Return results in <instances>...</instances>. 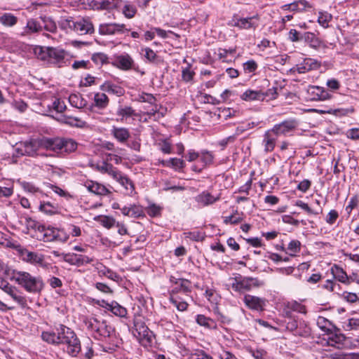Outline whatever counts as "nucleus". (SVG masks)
Listing matches in <instances>:
<instances>
[{"instance_id":"13d9d810","label":"nucleus","mask_w":359,"mask_h":359,"mask_svg":"<svg viewBox=\"0 0 359 359\" xmlns=\"http://www.w3.org/2000/svg\"><path fill=\"white\" fill-rule=\"evenodd\" d=\"M295 205L301 208L302 210H305L308 214L318 215L322 212V209H320V212L314 211L309 206V205L307 203H304V201H302L301 200H297L295 202Z\"/></svg>"},{"instance_id":"e2e57ef3","label":"nucleus","mask_w":359,"mask_h":359,"mask_svg":"<svg viewBox=\"0 0 359 359\" xmlns=\"http://www.w3.org/2000/svg\"><path fill=\"white\" fill-rule=\"evenodd\" d=\"M135 113L131 107H119L117 110V114L122 117H130Z\"/></svg>"},{"instance_id":"ddd939ff","label":"nucleus","mask_w":359,"mask_h":359,"mask_svg":"<svg viewBox=\"0 0 359 359\" xmlns=\"http://www.w3.org/2000/svg\"><path fill=\"white\" fill-rule=\"evenodd\" d=\"M130 29L126 28L125 24L120 23H106L102 24L99 27V32L101 34L113 35L116 34H123L129 32Z\"/></svg>"},{"instance_id":"aec40b11","label":"nucleus","mask_w":359,"mask_h":359,"mask_svg":"<svg viewBox=\"0 0 359 359\" xmlns=\"http://www.w3.org/2000/svg\"><path fill=\"white\" fill-rule=\"evenodd\" d=\"M42 30L41 25L35 19H29L26 26L23 28L20 35L27 36L34 33L39 32Z\"/></svg>"},{"instance_id":"c9c22d12","label":"nucleus","mask_w":359,"mask_h":359,"mask_svg":"<svg viewBox=\"0 0 359 359\" xmlns=\"http://www.w3.org/2000/svg\"><path fill=\"white\" fill-rule=\"evenodd\" d=\"M97 169L99 171L103 173H107L110 176L114 178H117V175L119 172L116 168H114L111 164L107 162H102L101 165H97Z\"/></svg>"},{"instance_id":"4be33fe9","label":"nucleus","mask_w":359,"mask_h":359,"mask_svg":"<svg viewBox=\"0 0 359 359\" xmlns=\"http://www.w3.org/2000/svg\"><path fill=\"white\" fill-rule=\"evenodd\" d=\"M219 195L215 196L208 191H205L196 197V201L198 203L203 206H207L215 203L216 201H219Z\"/></svg>"},{"instance_id":"5fc2aeb1","label":"nucleus","mask_w":359,"mask_h":359,"mask_svg":"<svg viewBox=\"0 0 359 359\" xmlns=\"http://www.w3.org/2000/svg\"><path fill=\"white\" fill-rule=\"evenodd\" d=\"M129 214V217L137 218L144 215V211L141 206L134 204L130 206Z\"/></svg>"},{"instance_id":"9b49d317","label":"nucleus","mask_w":359,"mask_h":359,"mask_svg":"<svg viewBox=\"0 0 359 359\" xmlns=\"http://www.w3.org/2000/svg\"><path fill=\"white\" fill-rule=\"evenodd\" d=\"M298 125L299 123L296 119L290 118L274 125L271 129L278 136L282 135H285L294 131L297 128Z\"/></svg>"},{"instance_id":"c03bdc74","label":"nucleus","mask_w":359,"mask_h":359,"mask_svg":"<svg viewBox=\"0 0 359 359\" xmlns=\"http://www.w3.org/2000/svg\"><path fill=\"white\" fill-rule=\"evenodd\" d=\"M25 224L27 229V233H29L30 231H34L33 235H38L43 226V224H40L39 222L31 218L26 219Z\"/></svg>"},{"instance_id":"79ce46f5","label":"nucleus","mask_w":359,"mask_h":359,"mask_svg":"<svg viewBox=\"0 0 359 359\" xmlns=\"http://www.w3.org/2000/svg\"><path fill=\"white\" fill-rule=\"evenodd\" d=\"M95 106L104 109L109 104V98L104 93H97L94 95Z\"/></svg>"},{"instance_id":"f704fd0d","label":"nucleus","mask_w":359,"mask_h":359,"mask_svg":"<svg viewBox=\"0 0 359 359\" xmlns=\"http://www.w3.org/2000/svg\"><path fill=\"white\" fill-rule=\"evenodd\" d=\"M196 323L201 326H203L208 329H216L217 323L210 318L206 317L204 315H197L196 318Z\"/></svg>"},{"instance_id":"a878e982","label":"nucleus","mask_w":359,"mask_h":359,"mask_svg":"<svg viewBox=\"0 0 359 359\" xmlns=\"http://www.w3.org/2000/svg\"><path fill=\"white\" fill-rule=\"evenodd\" d=\"M241 98L246 102L263 101L264 100V92L260 90L248 89L241 95Z\"/></svg>"},{"instance_id":"680f3d73","label":"nucleus","mask_w":359,"mask_h":359,"mask_svg":"<svg viewBox=\"0 0 359 359\" xmlns=\"http://www.w3.org/2000/svg\"><path fill=\"white\" fill-rule=\"evenodd\" d=\"M107 60L108 57L107 56V55L102 53H95L92 56V60L97 65H102L104 63H106L107 62Z\"/></svg>"},{"instance_id":"473e14b6","label":"nucleus","mask_w":359,"mask_h":359,"mask_svg":"<svg viewBox=\"0 0 359 359\" xmlns=\"http://www.w3.org/2000/svg\"><path fill=\"white\" fill-rule=\"evenodd\" d=\"M307 7H311L309 4L305 0H299L290 4L283 6L285 10H289L291 11H299L302 12L306 10Z\"/></svg>"},{"instance_id":"774afa93","label":"nucleus","mask_w":359,"mask_h":359,"mask_svg":"<svg viewBox=\"0 0 359 359\" xmlns=\"http://www.w3.org/2000/svg\"><path fill=\"white\" fill-rule=\"evenodd\" d=\"M201 160L205 164H211L213 161V155L207 151H201L200 154Z\"/></svg>"},{"instance_id":"052dcab7","label":"nucleus","mask_w":359,"mask_h":359,"mask_svg":"<svg viewBox=\"0 0 359 359\" xmlns=\"http://www.w3.org/2000/svg\"><path fill=\"white\" fill-rule=\"evenodd\" d=\"M142 51L144 53V57L150 62H156L158 58L156 53L150 48H144Z\"/></svg>"},{"instance_id":"b1692460","label":"nucleus","mask_w":359,"mask_h":359,"mask_svg":"<svg viewBox=\"0 0 359 359\" xmlns=\"http://www.w3.org/2000/svg\"><path fill=\"white\" fill-rule=\"evenodd\" d=\"M116 65L122 70H128L133 67L134 61L128 54H123L116 57Z\"/></svg>"},{"instance_id":"2eb2a0df","label":"nucleus","mask_w":359,"mask_h":359,"mask_svg":"<svg viewBox=\"0 0 359 359\" xmlns=\"http://www.w3.org/2000/svg\"><path fill=\"white\" fill-rule=\"evenodd\" d=\"M245 305L250 310L262 311L265 306V299L251 294H245L243 297Z\"/></svg>"},{"instance_id":"5701e85b","label":"nucleus","mask_w":359,"mask_h":359,"mask_svg":"<svg viewBox=\"0 0 359 359\" xmlns=\"http://www.w3.org/2000/svg\"><path fill=\"white\" fill-rule=\"evenodd\" d=\"M111 134L120 143L124 144L128 141L130 135L128 128L113 126L111 129Z\"/></svg>"},{"instance_id":"0eeeda50","label":"nucleus","mask_w":359,"mask_h":359,"mask_svg":"<svg viewBox=\"0 0 359 359\" xmlns=\"http://www.w3.org/2000/svg\"><path fill=\"white\" fill-rule=\"evenodd\" d=\"M133 335L145 347L150 346L154 339L153 332L149 330L144 322L138 320L134 322Z\"/></svg>"},{"instance_id":"9d476101","label":"nucleus","mask_w":359,"mask_h":359,"mask_svg":"<svg viewBox=\"0 0 359 359\" xmlns=\"http://www.w3.org/2000/svg\"><path fill=\"white\" fill-rule=\"evenodd\" d=\"M41 139L32 140L18 144L16 152L18 155L34 156L39 148H42Z\"/></svg>"},{"instance_id":"c756f323","label":"nucleus","mask_w":359,"mask_h":359,"mask_svg":"<svg viewBox=\"0 0 359 359\" xmlns=\"http://www.w3.org/2000/svg\"><path fill=\"white\" fill-rule=\"evenodd\" d=\"M309 93L313 95V100H326L331 97L329 93L325 90L323 87L320 86H311L309 88Z\"/></svg>"},{"instance_id":"ea45409f","label":"nucleus","mask_w":359,"mask_h":359,"mask_svg":"<svg viewBox=\"0 0 359 359\" xmlns=\"http://www.w3.org/2000/svg\"><path fill=\"white\" fill-rule=\"evenodd\" d=\"M281 250L285 251L290 256L294 257L300 252L301 243L297 240H292L289 243L286 250L283 247H281Z\"/></svg>"},{"instance_id":"de8ad7c7","label":"nucleus","mask_w":359,"mask_h":359,"mask_svg":"<svg viewBox=\"0 0 359 359\" xmlns=\"http://www.w3.org/2000/svg\"><path fill=\"white\" fill-rule=\"evenodd\" d=\"M136 13V7L129 2H126L122 8V13L128 19L133 18L135 15Z\"/></svg>"},{"instance_id":"f8f14e48","label":"nucleus","mask_w":359,"mask_h":359,"mask_svg":"<svg viewBox=\"0 0 359 359\" xmlns=\"http://www.w3.org/2000/svg\"><path fill=\"white\" fill-rule=\"evenodd\" d=\"M62 259L71 265L77 266L90 264L93 261V258L75 253H62Z\"/></svg>"},{"instance_id":"a19ab883","label":"nucleus","mask_w":359,"mask_h":359,"mask_svg":"<svg viewBox=\"0 0 359 359\" xmlns=\"http://www.w3.org/2000/svg\"><path fill=\"white\" fill-rule=\"evenodd\" d=\"M311 333V328L308 323L304 320H301L298 323L297 329L294 335L302 337H308Z\"/></svg>"},{"instance_id":"0e129e2a","label":"nucleus","mask_w":359,"mask_h":359,"mask_svg":"<svg viewBox=\"0 0 359 359\" xmlns=\"http://www.w3.org/2000/svg\"><path fill=\"white\" fill-rule=\"evenodd\" d=\"M161 210L160 206L151 204L147 208V212L150 217H156L161 215Z\"/></svg>"},{"instance_id":"a211bd4d","label":"nucleus","mask_w":359,"mask_h":359,"mask_svg":"<svg viewBox=\"0 0 359 359\" xmlns=\"http://www.w3.org/2000/svg\"><path fill=\"white\" fill-rule=\"evenodd\" d=\"M278 137V136L275 134V132L272 131V129L265 132L262 140L265 152H271L274 149Z\"/></svg>"},{"instance_id":"4468645a","label":"nucleus","mask_w":359,"mask_h":359,"mask_svg":"<svg viewBox=\"0 0 359 359\" xmlns=\"http://www.w3.org/2000/svg\"><path fill=\"white\" fill-rule=\"evenodd\" d=\"M320 67V62L316 59L308 57L297 64L292 70L297 71L299 74H304L312 70L318 69Z\"/></svg>"},{"instance_id":"bf43d9fd","label":"nucleus","mask_w":359,"mask_h":359,"mask_svg":"<svg viewBox=\"0 0 359 359\" xmlns=\"http://www.w3.org/2000/svg\"><path fill=\"white\" fill-rule=\"evenodd\" d=\"M242 220L243 218L240 215H238L237 212L230 216L225 217L224 218V222L226 224H236L240 223Z\"/></svg>"},{"instance_id":"58836bf2","label":"nucleus","mask_w":359,"mask_h":359,"mask_svg":"<svg viewBox=\"0 0 359 359\" xmlns=\"http://www.w3.org/2000/svg\"><path fill=\"white\" fill-rule=\"evenodd\" d=\"M316 324L318 327L324 332L327 334L331 333L334 325L332 323L323 316H318L316 320Z\"/></svg>"},{"instance_id":"69168bd1","label":"nucleus","mask_w":359,"mask_h":359,"mask_svg":"<svg viewBox=\"0 0 359 359\" xmlns=\"http://www.w3.org/2000/svg\"><path fill=\"white\" fill-rule=\"evenodd\" d=\"M194 72L191 70L190 66L184 68L182 71V80L185 82L191 81L194 76Z\"/></svg>"},{"instance_id":"864d4df0","label":"nucleus","mask_w":359,"mask_h":359,"mask_svg":"<svg viewBox=\"0 0 359 359\" xmlns=\"http://www.w3.org/2000/svg\"><path fill=\"white\" fill-rule=\"evenodd\" d=\"M332 20V15L327 12H320L318 22L324 28L328 27V23Z\"/></svg>"},{"instance_id":"6e6552de","label":"nucleus","mask_w":359,"mask_h":359,"mask_svg":"<svg viewBox=\"0 0 359 359\" xmlns=\"http://www.w3.org/2000/svg\"><path fill=\"white\" fill-rule=\"evenodd\" d=\"M61 27L65 29L73 30L80 35L90 34L94 30L93 24L84 19L78 21L65 20L61 22Z\"/></svg>"},{"instance_id":"1a4fd4ad","label":"nucleus","mask_w":359,"mask_h":359,"mask_svg":"<svg viewBox=\"0 0 359 359\" xmlns=\"http://www.w3.org/2000/svg\"><path fill=\"white\" fill-rule=\"evenodd\" d=\"M20 257L22 261L43 269H46L48 266L45 259V256L37 252H32L27 249H23L20 251Z\"/></svg>"},{"instance_id":"39448f33","label":"nucleus","mask_w":359,"mask_h":359,"mask_svg":"<svg viewBox=\"0 0 359 359\" xmlns=\"http://www.w3.org/2000/svg\"><path fill=\"white\" fill-rule=\"evenodd\" d=\"M34 53L41 60L57 65L59 67L64 62L65 52L64 50L53 47L38 46L34 49Z\"/></svg>"},{"instance_id":"37998d69","label":"nucleus","mask_w":359,"mask_h":359,"mask_svg":"<svg viewBox=\"0 0 359 359\" xmlns=\"http://www.w3.org/2000/svg\"><path fill=\"white\" fill-rule=\"evenodd\" d=\"M18 18L11 13H4L0 16V23L6 27H13L16 25Z\"/></svg>"},{"instance_id":"bb28decb","label":"nucleus","mask_w":359,"mask_h":359,"mask_svg":"<svg viewBox=\"0 0 359 359\" xmlns=\"http://www.w3.org/2000/svg\"><path fill=\"white\" fill-rule=\"evenodd\" d=\"M95 269L97 271L98 273L100 276H104L107 277L108 278L114 280V281H118L120 279L119 276L116 273L114 272L110 269L106 267L104 265H103L100 262H97L95 265Z\"/></svg>"},{"instance_id":"393cba45","label":"nucleus","mask_w":359,"mask_h":359,"mask_svg":"<svg viewBox=\"0 0 359 359\" xmlns=\"http://www.w3.org/2000/svg\"><path fill=\"white\" fill-rule=\"evenodd\" d=\"M85 187L90 191L97 195L106 196L110 193L104 185L93 181L86 182Z\"/></svg>"},{"instance_id":"6ab92c4d","label":"nucleus","mask_w":359,"mask_h":359,"mask_svg":"<svg viewBox=\"0 0 359 359\" xmlns=\"http://www.w3.org/2000/svg\"><path fill=\"white\" fill-rule=\"evenodd\" d=\"M256 19L257 18L255 16L245 18L233 19L232 20L231 25L237 27L240 29H255L256 27L257 26Z\"/></svg>"},{"instance_id":"603ef678","label":"nucleus","mask_w":359,"mask_h":359,"mask_svg":"<svg viewBox=\"0 0 359 359\" xmlns=\"http://www.w3.org/2000/svg\"><path fill=\"white\" fill-rule=\"evenodd\" d=\"M41 20L43 22V27H44L45 30L52 32V33H54L56 32L57 26H56L55 22L52 19H50L49 18L43 17V18H41Z\"/></svg>"},{"instance_id":"338daca9","label":"nucleus","mask_w":359,"mask_h":359,"mask_svg":"<svg viewBox=\"0 0 359 359\" xmlns=\"http://www.w3.org/2000/svg\"><path fill=\"white\" fill-rule=\"evenodd\" d=\"M39 209L41 211L49 215L54 214L57 210V208L50 203H41L39 206Z\"/></svg>"},{"instance_id":"49530a36","label":"nucleus","mask_w":359,"mask_h":359,"mask_svg":"<svg viewBox=\"0 0 359 359\" xmlns=\"http://www.w3.org/2000/svg\"><path fill=\"white\" fill-rule=\"evenodd\" d=\"M63 122L69 126H76L78 128H83L86 126V121L77 117L66 116L65 117Z\"/></svg>"},{"instance_id":"09e8293b","label":"nucleus","mask_w":359,"mask_h":359,"mask_svg":"<svg viewBox=\"0 0 359 359\" xmlns=\"http://www.w3.org/2000/svg\"><path fill=\"white\" fill-rule=\"evenodd\" d=\"M77 143L72 139H63L62 153H72L76 151Z\"/></svg>"},{"instance_id":"3c124183","label":"nucleus","mask_w":359,"mask_h":359,"mask_svg":"<svg viewBox=\"0 0 359 359\" xmlns=\"http://www.w3.org/2000/svg\"><path fill=\"white\" fill-rule=\"evenodd\" d=\"M97 221L105 228L111 229L116 224V220L114 218L110 216H100L98 217Z\"/></svg>"},{"instance_id":"f03ea898","label":"nucleus","mask_w":359,"mask_h":359,"mask_svg":"<svg viewBox=\"0 0 359 359\" xmlns=\"http://www.w3.org/2000/svg\"><path fill=\"white\" fill-rule=\"evenodd\" d=\"M11 279L31 293L40 292L44 286L41 277L34 276L26 271H13Z\"/></svg>"},{"instance_id":"2f4dec72","label":"nucleus","mask_w":359,"mask_h":359,"mask_svg":"<svg viewBox=\"0 0 359 359\" xmlns=\"http://www.w3.org/2000/svg\"><path fill=\"white\" fill-rule=\"evenodd\" d=\"M170 302L177 308L180 311H184L187 309L188 304L183 299L179 294L170 293Z\"/></svg>"},{"instance_id":"423d86ee","label":"nucleus","mask_w":359,"mask_h":359,"mask_svg":"<svg viewBox=\"0 0 359 359\" xmlns=\"http://www.w3.org/2000/svg\"><path fill=\"white\" fill-rule=\"evenodd\" d=\"M229 280L232 290L239 293H244L254 287H259L264 285V283L257 278L243 277L241 275L230 278Z\"/></svg>"},{"instance_id":"4c0bfd02","label":"nucleus","mask_w":359,"mask_h":359,"mask_svg":"<svg viewBox=\"0 0 359 359\" xmlns=\"http://www.w3.org/2000/svg\"><path fill=\"white\" fill-rule=\"evenodd\" d=\"M107 309L111 311L114 315L119 317H125L127 315V310L116 302L107 304Z\"/></svg>"},{"instance_id":"c85d7f7f","label":"nucleus","mask_w":359,"mask_h":359,"mask_svg":"<svg viewBox=\"0 0 359 359\" xmlns=\"http://www.w3.org/2000/svg\"><path fill=\"white\" fill-rule=\"evenodd\" d=\"M327 343L329 346H334L337 348H341L346 340V337L341 333L327 334Z\"/></svg>"},{"instance_id":"6e6d98bb","label":"nucleus","mask_w":359,"mask_h":359,"mask_svg":"<svg viewBox=\"0 0 359 359\" xmlns=\"http://www.w3.org/2000/svg\"><path fill=\"white\" fill-rule=\"evenodd\" d=\"M243 67L244 72L247 74H250L255 72L257 70L258 65L255 60H250L243 63Z\"/></svg>"},{"instance_id":"20e7f679","label":"nucleus","mask_w":359,"mask_h":359,"mask_svg":"<svg viewBox=\"0 0 359 359\" xmlns=\"http://www.w3.org/2000/svg\"><path fill=\"white\" fill-rule=\"evenodd\" d=\"M36 239L43 242L65 243L69 235L63 229L53 226H42L38 235H32Z\"/></svg>"},{"instance_id":"8fccbe9b","label":"nucleus","mask_w":359,"mask_h":359,"mask_svg":"<svg viewBox=\"0 0 359 359\" xmlns=\"http://www.w3.org/2000/svg\"><path fill=\"white\" fill-rule=\"evenodd\" d=\"M70 104L76 107L82 108L86 105V100L79 95L72 94L69 97Z\"/></svg>"},{"instance_id":"f3484780","label":"nucleus","mask_w":359,"mask_h":359,"mask_svg":"<svg viewBox=\"0 0 359 359\" xmlns=\"http://www.w3.org/2000/svg\"><path fill=\"white\" fill-rule=\"evenodd\" d=\"M114 180L124 188L126 194L133 196L136 194L135 184L127 175L119 171L117 178H114Z\"/></svg>"},{"instance_id":"7ed1b4c3","label":"nucleus","mask_w":359,"mask_h":359,"mask_svg":"<svg viewBox=\"0 0 359 359\" xmlns=\"http://www.w3.org/2000/svg\"><path fill=\"white\" fill-rule=\"evenodd\" d=\"M83 323L93 337L97 339L109 338L114 333V329L106 320L97 318H87Z\"/></svg>"},{"instance_id":"7c9ffc66","label":"nucleus","mask_w":359,"mask_h":359,"mask_svg":"<svg viewBox=\"0 0 359 359\" xmlns=\"http://www.w3.org/2000/svg\"><path fill=\"white\" fill-rule=\"evenodd\" d=\"M100 89L104 92L111 93L117 96H121L123 94V90L121 87L109 81H106L101 85Z\"/></svg>"},{"instance_id":"cd10ccee","label":"nucleus","mask_w":359,"mask_h":359,"mask_svg":"<svg viewBox=\"0 0 359 359\" xmlns=\"http://www.w3.org/2000/svg\"><path fill=\"white\" fill-rule=\"evenodd\" d=\"M6 294H8L13 300L21 307L25 308L27 306V299L25 297L16 287L13 286Z\"/></svg>"},{"instance_id":"72a5a7b5","label":"nucleus","mask_w":359,"mask_h":359,"mask_svg":"<svg viewBox=\"0 0 359 359\" xmlns=\"http://www.w3.org/2000/svg\"><path fill=\"white\" fill-rule=\"evenodd\" d=\"M303 39L311 48L314 49L320 48L322 44V41L312 32H307L304 33Z\"/></svg>"},{"instance_id":"e433bc0d","label":"nucleus","mask_w":359,"mask_h":359,"mask_svg":"<svg viewBox=\"0 0 359 359\" xmlns=\"http://www.w3.org/2000/svg\"><path fill=\"white\" fill-rule=\"evenodd\" d=\"M331 272L334 278L341 283H348L350 278L348 277L346 273L339 266L334 265L331 268Z\"/></svg>"},{"instance_id":"a18cd8bd","label":"nucleus","mask_w":359,"mask_h":359,"mask_svg":"<svg viewBox=\"0 0 359 359\" xmlns=\"http://www.w3.org/2000/svg\"><path fill=\"white\" fill-rule=\"evenodd\" d=\"M287 308L290 311H295L302 314H306L307 313L306 306L302 304L301 303L297 302V301H292L287 302Z\"/></svg>"},{"instance_id":"412c9836","label":"nucleus","mask_w":359,"mask_h":359,"mask_svg":"<svg viewBox=\"0 0 359 359\" xmlns=\"http://www.w3.org/2000/svg\"><path fill=\"white\" fill-rule=\"evenodd\" d=\"M171 292L173 294L182 293L186 296H189V294L191 292V282L183 278L177 280Z\"/></svg>"},{"instance_id":"dca6fc26","label":"nucleus","mask_w":359,"mask_h":359,"mask_svg":"<svg viewBox=\"0 0 359 359\" xmlns=\"http://www.w3.org/2000/svg\"><path fill=\"white\" fill-rule=\"evenodd\" d=\"M42 148L50 150L57 153L62 154L63 138H47L41 139Z\"/></svg>"},{"instance_id":"f257e3e1","label":"nucleus","mask_w":359,"mask_h":359,"mask_svg":"<svg viewBox=\"0 0 359 359\" xmlns=\"http://www.w3.org/2000/svg\"><path fill=\"white\" fill-rule=\"evenodd\" d=\"M56 330V333L49 331L43 332L42 339L51 344H63L65 353L71 357H77L81 351V345L75 332L64 325H60Z\"/></svg>"},{"instance_id":"4d7b16f0","label":"nucleus","mask_w":359,"mask_h":359,"mask_svg":"<svg viewBox=\"0 0 359 359\" xmlns=\"http://www.w3.org/2000/svg\"><path fill=\"white\" fill-rule=\"evenodd\" d=\"M163 164L167 166H171L175 169L182 168L184 167V161L180 158H172L168 162L163 161Z\"/></svg>"}]
</instances>
